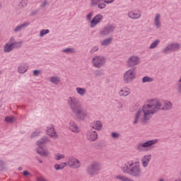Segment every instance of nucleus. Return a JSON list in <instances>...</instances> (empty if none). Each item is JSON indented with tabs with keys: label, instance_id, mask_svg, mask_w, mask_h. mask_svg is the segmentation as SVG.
I'll list each match as a JSON object with an SVG mask.
<instances>
[{
	"label": "nucleus",
	"instance_id": "obj_1",
	"mask_svg": "<svg viewBox=\"0 0 181 181\" xmlns=\"http://www.w3.org/2000/svg\"><path fill=\"white\" fill-rule=\"evenodd\" d=\"M173 104L168 100H159L158 99H151L147 100L146 105L142 107V110H139L133 124H138V121L141 119L143 124H146L153 114H156L160 110L169 111L172 110Z\"/></svg>",
	"mask_w": 181,
	"mask_h": 181
},
{
	"label": "nucleus",
	"instance_id": "obj_2",
	"mask_svg": "<svg viewBox=\"0 0 181 181\" xmlns=\"http://www.w3.org/2000/svg\"><path fill=\"white\" fill-rule=\"evenodd\" d=\"M121 170L123 173H127L132 177H141L142 176V168L139 165V162L127 161L122 165Z\"/></svg>",
	"mask_w": 181,
	"mask_h": 181
},
{
	"label": "nucleus",
	"instance_id": "obj_3",
	"mask_svg": "<svg viewBox=\"0 0 181 181\" xmlns=\"http://www.w3.org/2000/svg\"><path fill=\"white\" fill-rule=\"evenodd\" d=\"M101 170V163L93 161L87 167V173L89 176H95Z\"/></svg>",
	"mask_w": 181,
	"mask_h": 181
},
{
	"label": "nucleus",
	"instance_id": "obj_4",
	"mask_svg": "<svg viewBox=\"0 0 181 181\" xmlns=\"http://www.w3.org/2000/svg\"><path fill=\"white\" fill-rule=\"evenodd\" d=\"M68 104L72 112H74V111L83 106L80 103V100L74 96L68 98Z\"/></svg>",
	"mask_w": 181,
	"mask_h": 181
},
{
	"label": "nucleus",
	"instance_id": "obj_5",
	"mask_svg": "<svg viewBox=\"0 0 181 181\" xmlns=\"http://www.w3.org/2000/svg\"><path fill=\"white\" fill-rule=\"evenodd\" d=\"M66 166H69L72 169H78L81 166V163L74 157H69L65 162Z\"/></svg>",
	"mask_w": 181,
	"mask_h": 181
},
{
	"label": "nucleus",
	"instance_id": "obj_6",
	"mask_svg": "<svg viewBox=\"0 0 181 181\" xmlns=\"http://www.w3.org/2000/svg\"><path fill=\"white\" fill-rule=\"evenodd\" d=\"M114 30H115V25L108 24L100 30L99 35L100 37H105V36H108L110 33H112Z\"/></svg>",
	"mask_w": 181,
	"mask_h": 181
},
{
	"label": "nucleus",
	"instance_id": "obj_7",
	"mask_svg": "<svg viewBox=\"0 0 181 181\" xmlns=\"http://www.w3.org/2000/svg\"><path fill=\"white\" fill-rule=\"evenodd\" d=\"M180 47V44L177 42L170 43L163 49V53L168 54V53H172V52H176V50H179Z\"/></svg>",
	"mask_w": 181,
	"mask_h": 181
},
{
	"label": "nucleus",
	"instance_id": "obj_8",
	"mask_svg": "<svg viewBox=\"0 0 181 181\" xmlns=\"http://www.w3.org/2000/svg\"><path fill=\"white\" fill-rule=\"evenodd\" d=\"M136 76V69L132 68L127 71L124 74V81L126 83H131Z\"/></svg>",
	"mask_w": 181,
	"mask_h": 181
},
{
	"label": "nucleus",
	"instance_id": "obj_9",
	"mask_svg": "<svg viewBox=\"0 0 181 181\" xmlns=\"http://www.w3.org/2000/svg\"><path fill=\"white\" fill-rule=\"evenodd\" d=\"M156 144H158V139L147 141L144 143H139L136 145V149L138 151H144L145 148H149L150 146L156 145Z\"/></svg>",
	"mask_w": 181,
	"mask_h": 181
},
{
	"label": "nucleus",
	"instance_id": "obj_10",
	"mask_svg": "<svg viewBox=\"0 0 181 181\" xmlns=\"http://www.w3.org/2000/svg\"><path fill=\"white\" fill-rule=\"evenodd\" d=\"M92 63L94 67L100 69V67H103V66L105 64V58L101 56H95L93 58Z\"/></svg>",
	"mask_w": 181,
	"mask_h": 181
},
{
	"label": "nucleus",
	"instance_id": "obj_11",
	"mask_svg": "<svg viewBox=\"0 0 181 181\" xmlns=\"http://www.w3.org/2000/svg\"><path fill=\"white\" fill-rule=\"evenodd\" d=\"M73 113L76 118L81 120L86 119L87 117H88V115H87V111L83 108V106L78 108V110H74Z\"/></svg>",
	"mask_w": 181,
	"mask_h": 181
},
{
	"label": "nucleus",
	"instance_id": "obj_12",
	"mask_svg": "<svg viewBox=\"0 0 181 181\" xmlns=\"http://www.w3.org/2000/svg\"><path fill=\"white\" fill-rule=\"evenodd\" d=\"M139 63H141V59L138 56L135 55L130 57L127 62L128 67H135V66H138Z\"/></svg>",
	"mask_w": 181,
	"mask_h": 181
},
{
	"label": "nucleus",
	"instance_id": "obj_13",
	"mask_svg": "<svg viewBox=\"0 0 181 181\" xmlns=\"http://www.w3.org/2000/svg\"><path fill=\"white\" fill-rule=\"evenodd\" d=\"M98 138V134H97L96 131L89 130L86 133V139L88 141H90V142H94L97 141Z\"/></svg>",
	"mask_w": 181,
	"mask_h": 181
},
{
	"label": "nucleus",
	"instance_id": "obj_14",
	"mask_svg": "<svg viewBox=\"0 0 181 181\" xmlns=\"http://www.w3.org/2000/svg\"><path fill=\"white\" fill-rule=\"evenodd\" d=\"M103 15L101 14L96 15L90 21V27L95 28V26H97V25H98V23L103 21Z\"/></svg>",
	"mask_w": 181,
	"mask_h": 181
},
{
	"label": "nucleus",
	"instance_id": "obj_15",
	"mask_svg": "<svg viewBox=\"0 0 181 181\" xmlns=\"http://www.w3.org/2000/svg\"><path fill=\"white\" fill-rule=\"evenodd\" d=\"M12 42H15V37H11L9 43L5 45L4 48V51L5 52V53H9L12 52V50H13V44H12Z\"/></svg>",
	"mask_w": 181,
	"mask_h": 181
},
{
	"label": "nucleus",
	"instance_id": "obj_16",
	"mask_svg": "<svg viewBox=\"0 0 181 181\" xmlns=\"http://www.w3.org/2000/svg\"><path fill=\"white\" fill-rule=\"evenodd\" d=\"M47 134L51 136L52 138H57L58 135L56 131H54V126L51 125L47 127Z\"/></svg>",
	"mask_w": 181,
	"mask_h": 181
},
{
	"label": "nucleus",
	"instance_id": "obj_17",
	"mask_svg": "<svg viewBox=\"0 0 181 181\" xmlns=\"http://www.w3.org/2000/svg\"><path fill=\"white\" fill-rule=\"evenodd\" d=\"M69 129L71 132H74L75 134H78V132H80V128H78V126H77L76 122L73 121L69 122Z\"/></svg>",
	"mask_w": 181,
	"mask_h": 181
},
{
	"label": "nucleus",
	"instance_id": "obj_18",
	"mask_svg": "<svg viewBox=\"0 0 181 181\" xmlns=\"http://www.w3.org/2000/svg\"><path fill=\"white\" fill-rule=\"evenodd\" d=\"M151 155L144 156L141 159V163L143 168H147L148 165H149V162L151 160Z\"/></svg>",
	"mask_w": 181,
	"mask_h": 181
},
{
	"label": "nucleus",
	"instance_id": "obj_19",
	"mask_svg": "<svg viewBox=\"0 0 181 181\" xmlns=\"http://www.w3.org/2000/svg\"><path fill=\"white\" fill-rule=\"evenodd\" d=\"M29 25H30V23L25 22V23L21 24V25H18L17 27H16L14 28L15 33H18V32H21V30H22V29H25V28H28V26H29Z\"/></svg>",
	"mask_w": 181,
	"mask_h": 181
},
{
	"label": "nucleus",
	"instance_id": "obj_20",
	"mask_svg": "<svg viewBox=\"0 0 181 181\" xmlns=\"http://www.w3.org/2000/svg\"><path fill=\"white\" fill-rule=\"evenodd\" d=\"M131 93V90L128 88H123L120 90L119 92V95L120 97H127V95H129Z\"/></svg>",
	"mask_w": 181,
	"mask_h": 181
},
{
	"label": "nucleus",
	"instance_id": "obj_21",
	"mask_svg": "<svg viewBox=\"0 0 181 181\" xmlns=\"http://www.w3.org/2000/svg\"><path fill=\"white\" fill-rule=\"evenodd\" d=\"M115 179L119 181H135L134 179L122 175H116Z\"/></svg>",
	"mask_w": 181,
	"mask_h": 181
},
{
	"label": "nucleus",
	"instance_id": "obj_22",
	"mask_svg": "<svg viewBox=\"0 0 181 181\" xmlns=\"http://www.w3.org/2000/svg\"><path fill=\"white\" fill-rule=\"evenodd\" d=\"M92 128L93 129L100 131V129H103V123L100 121L93 122L92 124Z\"/></svg>",
	"mask_w": 181,
	"mask_h": 181
},
{
	"label": "nucleus",
	"instance_id": "obj_23",
	"mask_svg": "<svg viewBox=\"0 0 181 181\" xmlns=\"http://www.w3.org/2000/svg\"><path fill=\"white\" fill-rule=\"evenodd\" d=\"M128 16L129 18H130V19H139V18L142 16V14H141V13H135L134 11H130L128 13Z\"/></svg>",
	"mask_w": 181,
	"mask_h": 181
},
{
	"label": "nucleus",
	"instance_id": "obj_24",
	"mask_svg": "<svg viewBox=\"0 0 181 181\" xmlns=\"http://www.w3.org/2000/svg\"><path fill=\"white\" fill-rule=\"evenodd\" d=\"M154 25L157 28V29H160L161 23H160V14H156L154 19Z\"/></svg>",
	"mask_w": 181,
	"mask_h": 181
},
{
	"label": "nucleus",
	"instance_id": "obj_25",
	"mask_svg": "<svg viewBox=\"0 0 181 181\" xmlns=\"http://www.w3.org/2000/svg\"><path fill=\"white\" fill-rule=\"evenodd\" d=\"M37 153L41 156H49V151L47 150L43 149L42 147L37 148Z\"/></svg>",
	"mask_w": 181,
	"mask_h": 181
},
{
	"label": "nucleus",
	"instance_id": "obj_26",
	"mask_svg": "<svg viewBox=\"0 0 181 181\" xmlns=\"http://www.w3.org/2000/svg\"><path fill=\"white\" fill-rule=\"evenodd\" d=\"M76 91L77 94L81 95V97H84V95H86V93H87V90L86 89V88L77 87L76 88Z\"/></svg>",
	"mask_w": 181,
	"mask_h": 181
},
{
	"label": "nucleus",
	"instance_id": "obj_27",
	"mask_svg": "<svg viewBox=\"0 0 181 181\" xmlns=\"http://www.w3.org/2000/svg\"><path fill=\"white\" fill-rule=\"evenodd\" d=\"M101 45L102 46H109V45H111L112 43V37H108L101 41Z\"/></svg>",
	"mask_w": 181,
	"mask_h": 181
},
{
	"label": "nucleus",
	"instance_id": "obj_28",
	"mask_svg": "<svg viewBox=\"0 0 181 181\" xmlns=\"http://www.w3.org/2000/svg\"><path fill=\"white\" fill-rule=\"evenodd\" d=\"M66 163H62L61 164H55L54 169L55 170H62L66 168Z\"/></svg>",
	"mask_w": 181,
	"mask_h": 181
},
{
	"label": "nucleus",
	"instance_id": "obj_29",
	"mask_svg": "<svg viewBox=\"0 0 181 181\" xmlns=\"http://www.w3.org/2000/svg\"><path fill=\"white\" fill-rule=\"evenodd\" d=\"M11 43L13 44V49H19L22 46V42H16L15 41V38L14 41H12Z\"/></svg>",
	"mask_w": 181,
	"mask_h": 181
},
{
	"label": "nucleus",
	"instance_id": "obj_30",
	"mask_svg": "<svg viewBox=\"0 0 181 181\" xmlns=\"http://www.w3.org/2000/svg\"><path fill=\"white\" fill-rule=\"evenodd\" d=\"M28 71V66L25 65H21L18 66V73L23 74V73H26Z\"/></svg>",
	"mask_w": 181,
	"mask_h": 181
},
{
	"label": "nucleus",
	"instance_id": "obj_31",
	"mask_svg": "<svg viewBox=\"0 0 181 181\" xmlns=\"http://www.w3.org/2000/svg\"><path fill=\"white\" fill-rule=\"evenodd\" d=\"M46 142H47V138L43 137L42 139L37 141V145L39 146V148H42L41 145L46 144Z\"/></svg>",
	"mask_w": 181,
	"mask_h": 181
},
{
	"label": "nucleus",
	"instance_id": "obj_32",
	"mask_svg": "<svg viewBox=\"0 0 181 181\" xmlns=\"http://www.w3.org/2000/svg\"><path fill=\"white\" fill-rule=\"evenodd\" d=\"M159 43H160V40H155L153 43H151V45L149 47V49H156V47H158V45H159Z\"/></svg>",
	"mask_w": 181,
	"mask_h": 181
},
{
	"label": "nucleus",
	"instance_id": "obj_33",
	"mask_svg": "<svg viewBox=\"0 0 181 181\" xmlns=\"http://www.w3.org/2000/svg\"><path fill=\"white\" fill-rule=\"evenodd\" d=\"M50 81L53 84H59L60 83V78L57 76H52L50 78Z\"/></svg>",
	"mask_w": 181,
	"mask_h": 181
},
{
	"label": "nucleus",
	"instance_id": "obj_34",
	"mask_svg": "<svg viewBox=\"0 0 181 181\" xmlns=\"http://www.w3.org/2000/svg\"><path fill=\"white\" fill-rule=\"evenodd\" d=\"M153 81V78L149 76H144L142 79V83H152Z\"/></svg>",
	"mask_w": 181,
	"mask_h": 181
},
{
	"label": "nucleus",
	"instance_id": "obj_35",
	"mask_svg": "<svg viewBox=\"0 0 181 181\" xmlns=\"http://www.w3.org/2000/svg\"><path fill=\"white\" fill-rule=\"evenodd\" d=\"M28 0H21L18 6L19 8H25V6H26V5H28Z\"/></svg>",
	"mask_w": 181,
	"mask_h": 181
},
{
	"label": "nucleus",
	"instance_id": "obj_36",
	"mask_svg": "<svg viewBox=\"0 0 181 181\" xmlns=\"http://www.w3.org/2000/svg\"><path fill=\"white\" fill-rule=\"evenodd\" d=\"M63 53H76L74 48H66L62 50Z\"/></svg>",
	"mask_w": 181,
	"mask_h": 181
},
{
	"label": "nucleus",
	"instance_id": "obj_37",
	"mask_svg": "<svg viewBox=\"0 0 181 181\" xmlns=\"http://www.w3.org/2000/svg\"><path fill=\"white\" fill-rule=\"evenodd\" d=\"M103 0H90L91 6H97L100 2H103Z\"/></svg>",
	"mask_w": 181,
	"mask_h": 181
},
{
	"label": "nucleus",
	"instance_id": "obj_38",
	"mask_svg": "<svg viewBox=\"0 0 181 181\" xmlns=\"http://www.w3.org/2000/svg\"><path fill=\"white\" fill-rule=\"evenodd\" d=\"M64 158H65V156L63 154L58 153V154L55 155L56 160H61V159H64Z\"/></svg>",
	"mask_w": 181,
	"mask_h": 181
},
{
	"label": "nucleus",
	"instance_id": "obj_39",
	"mask_svg": "<svg viewBox=\"0 0 181 181\" xmlns=\"http://www.w3.org/2000/svg\"><path fill=\"white\" fill-rule=\"evenodd\" d=\"M96 6H98L99 9H104L107 6V5L105 4V3H103V1H101L98 3Z\"/></svg>",
	"mask_w": 181,
	"mask_h": 181
},
{
	"label": "nucleus",
	"instance_id": "obj_40",
	"mask_svg": "<svg viewBox=\"0 0 181 181\" xmlns=\"http://www.w3.org/2000/svg\"><path fill=\"white\" fill-rule=\"evenodd\" d=\"M49 32H50L49 30H42L40 31V37H43V36H45V35H47V33H49Z\"/></svg>",
	"mask_w": 181,
	"mask_h": 181
},
{
	"label": "nucleus",
	"instance_id": "obj_41",
	"mask_svg": "<svg viewBox=\"0 0 181 181\" xmlns=\"http://www.w3.org/2000/svg\"><path fill=\"white\" fill-rule=\"evenodd\" d=\"M47 5H49L47 0H44V1L40 5V7L42 8V9H45Z\"/></svg>",
	"mask_w": 181,
	"mask_h": 181
},
{
	"label": "nucleus",
	"instance_id": "obj_42",
	"mask_svg": "<svg viewBox=\"0 0 181 181\" xmlns=\"http://www.w3.org/2000/svg\"><path fill=\"white\" fill-rule=\"evenodd\" d=\"M5 121H6V122H9L10 124H12V122H13L14 119H13V117H6L5 118Z\"/></svg>",
	"mask_w": 181,
	"mask_h": 181
},
{
	"label": "nucleus",
	"instance_id": "obj_43",
	"mask_svg": "<svg viewBox=\"0 0 181 181\" xmlns=\"http://www.w3.org/2000/svg\"><path fill=\"white\" fill-rule=\"evenodd\" d=\"M39 134H40V132H39V131L33 132L31 134V138H35V136H39Z\"/></svg>",
	"mask_w": 181,
	"mask_h": 181
},
{
	"label": "nucleus",
	"instance_id": "obj_44",
	"mask_svg": "<svg viewBox=\"0 0 181 181\" xmlns=\"http://www.w3.org/2000/svg\"><path fill=\"white\" fill-rule=\"evenodd\" d=\"M112 138L117 139L119 137V134L117 132L112 133Z\"/></svg>",
	"mask_w": 181,
	"mask_h": 181
},
{
	"label": "nucleus",
	"instance_id": "obj_45",
	"mask_svg": "<svg viewBox=\"0 0 181 181\" xmlns=\"http://www.w3.org/2000/svg\"><path fill=\"white\" fill-rule=\"evenodd\" d=\"M91 18H93V13H89L87 16H86V19L88 21H91Z\"/></svg>",
	"mask_w": 181,
	"mask_h": 181
},
{
	"label": "nucleus",
	"instance_id": "obj_46",
	"mask_svg": "<svg viewBox=\"0 0 181 181\" xmlns=\"http://www.w3.org/2000/svg\"><path fill=\"white\" fill-rule=\"evenodd\" d=\"M177 90L178 93H180V94H181V82L179 81H178Z\"/></svg>",
	"mask_w": 181,
	"mask_h": 181
},
{
	"label": "nucleus",
	"instance_id": "obj_47",
	"mask_svg": "<svg viewBox=\"0 0 181 181\" xmlns=\"http://www.w3.org/2000/svg\"><path fill=\"white\" fill-rule=\"evenodd\" d=\"M39 74H40V71H39V70H34L33 76H39Z\"/></svg>",
	"mask_w": 181,
	"mask_h": 181
},
{
	"label": "nucleus",
	"instance_id": "obj_48",
	"mask_svg": "<svg viewBox=\"0 0 181 181\" xmlns=\"http://www.w3.org/2000/svg\"><path fill=\"white\" fill-rule=\"evenodd\" d=\"M23 176H30V173H29V171H28V170H25L23 173Z\"/></svg>",
	"mask_w": 181,
	"mask_h": 181
},
{
	"label": "nucleus",
	"instance_id": "obj_49",
	"mask_svg": "<svg viewBox=\"0 0 181 181\" xmlns=\"http://www.w3.org/2000/svg\"><path fill=\"white\" fill-rule=\"evenodd\" d=\"M98 50V47H93L90 53H94V52H97Z\"/></svg>",
	"mask_w": 181,
	"mask_h": 181
},
{
	"label": "nucleus",
	"instance_id": "obj_50",
	"mask_svg": "<svg viewBox=\"0 0 181 181\" xmlns=\"http://www.w3.org/2000/svg\"><path fill=\"white\" fill-rule=\"evenodd\" d=\"M105 4H112L114 2V0H103Z\"/></svg>",
	"mask_w": 181,
	"mask_h": 181
},
{
	"label": "nucleus",
	"instance_id": "obj_51",
	"mask_svg": "<svg viewBox=\"0 0 181 181\" xmlns=\"http://www.w3.org/2000/svg\"><path fill=\"white\" fill-rule=\"evenodd\" d=\"M4 163L2 161V160H0V169L1 168H4Z\"/></svg>",
	"mask_w": 181,
	"mask_h": 181
},
{
	"label": "nucleus",
	"instance_id": "obj_52",
	"mask_svg": "<svg viewBox=\"0 0 181 181\" xmlns=\"http://www.w3.org/2000/svg\"><path fill=\"white\" fill-rule=\"evenodd\" d=\"M37 159L40 163H43V161L42 160L39 159V158H37Z\"/></svg>",
	"mask_w": 181,
	"mask_h": 181
},
{
	"label": "nucleus",
	"instance_id": "obj_53",
	"mask_svg": "<svg viewBox=\"0 0 181 181\" xmlns=\"http://www.w3.org/2000/svg\"><path fill=\"white\" fill-rule=\"evenodd\" d=\"M22 169H23L22 167L18 168V170H22Z\"/></svg>",
	"mask_w": 181,
	"mask_h": 181
},
{
	"label": "nucleus",
	"instance_id": "obj_54",
	"mask_svg": "<svg viewBox=\"0 0 181 181\" xmlns=\"http://www.w3.org/2000/svg\"><path fill=\"white\" fill-rule=\"evenodd\" d=\"M158 181H165V180H163V178H161Z\"/></svg>",
	"mask_w": 181,
	"mask_h": 181
},
{
	"label": "nucleus",
	"instance_id": "obj_55",
	"mask_svg": "<svg viewBox=\"0 0 181 181\" xmlns=\"http://www.w3.org/2000/svg\"><path fill=\"white\" fill-rule=\"evenodd\" d=\"M175 181H180V180H179V179H177V180H175Z\"/></svg>",
	"mask_w": 181,
	"mask_h": 181
},
{
	"label": "nucleus",
	"instance_id": "obj_56",
	"mask_svg": "<svg viewBox=\"0 0 181 181\" xmlns=\"http://www.w3.org/2000/svg\"><path fill=\"white\" fill-rule=\"evenodd\" d=\"M2 74V71H0V75H1Z\"/></svg>",
	"mask_w": 181,
	"mask_h": 181
}]
</instances>
